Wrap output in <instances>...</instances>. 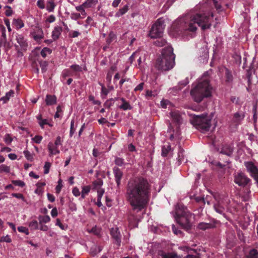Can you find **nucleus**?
<instances>
[{"mask_svg":"<svg viewBox=\"0 0 258 258\" xmlns=\"http://www.w3.org/2000/svg\"><path fill=\"white\" fill-rule=\"evenodd\" d=\"M163 258H181L176 253H170L163 255Z\"/></svg>","mask_w":258,"mask_h":258,"instance_id":"nucleus-45","label":"nucleus"},{"mask_svg":"<svg viewBox=\"0 0 258 258\" xmlns=\"http://www.w3.org/2000/svg\"><path fill=\"white\" fill-rule=\"evenodd\" d=\"M4 141L7 144H10L13 141V139L9 134H6L4 138Z\"/></svg>","mask_w":258,"mask_h":258,"instance_id":"nucleus-55","label":"nucleus"},{"mask_svg":"<svg viewBox=\"0 0 258 258\" xmlns=\"http://www.w3.org/2000/svg\"><path fill=\"white\" fill-rule=\"evenodd\" d=\"M72 192L73 195L76 197H78L80 195L79 189L77 187H75L73 189Z\"/></svg>","mask_w":258,"mask_h":258,"instance_id":"nucleus-64","label":"nucleus"},{"mask_svg":"<svg viewBox=\"0 0 258 258\" xmlns=\"http://www.w3.org/2000/svg\"><path fill=\"white\" fill-rule=\"evenodd\" d=\"M62 31V28L59 26H56L54 27L52 32V37L53 40H57Z\"/></svg>","mask_w":258,"mask_h":258,"instance_id":"nucleus-18","label":"nucleus"},{"mask_svg":"<svg viewBox=\"0 0 258 258\" xmlns=\"http://www.w3.org/2000/svg\"><path fill=\"white\" fill-rule=\"evenodd\" d=\"M190 122L196 128L204 132L209 130L211 125V118L206 115H194L190 119Z\"/></svg>","mask_w":258,"mask_h":258,"instance_id":"nucleus-6","label":"nucleus"},{"mask_svg":"<svg viewBox=\"0 0 258 258\" xmlns=\"http://www.w3.org/2000/svg\"><path fill=\"white\" fill-rule=\"evenodd\" d=\"M0 30L2 32V36H1V38H7V37H6V28L4 26H1L0 27Z\"/></svg>","mask_w":258,"mask_h":258,"instance_id":"nucleus-63","label":"nucleus"},{"mask_svg":"<svg viewBox=\"0 0 258 258\" xmlns=\"http://www.w3.org/2000/svg\"><path fill=\"white\" fill-rule=\"evenodd\" d=\"M170 116L173 120L178 124L182 123V118L179 112L177 110L171 111L170 113Z\"/></svg>","mask_w":258,"mask_h":258,"instance_id":"nucleus-14","label":"nucleus"},{"mask_svg":"<svg viewBox=\"0 0 258 258\" xmlns=\"http://www.w3.org/2000/svg\"><path fill=\"white\" fill-rule=\"evenodd\" d=\"M37 6L41 9L45 8V4L44 0H38L37 2Z\"/></svg>","mask_w":258,"mask_h":258,"instance_id":"nucleus-58","label":"nucleus"},{"mask_svg":"<svg viewBox=\"0 0 258 258\" xmlns=\"http://www.w3.org/2000/svg\"><path fill=\"white\" fill-rule=\"evenodd\" d=\"M164 19L159 18L152 25L149 35L152 38H160L162 36L165 28Z\"/></svg>","mask_w":258,"mask_h":258,"instance_id":"nucleus-7","label":"nucleus"},{"mask_svg":"<svg viewBox=\"0 0 258 258\" xmlns=\"http://www.w3.org/2000/svg\"><path fill=\"white\" fill-rule=\"evenodd\" d=\"M257 106L256 105H254L253 106V108H252V112H253V121L254 123H256V121H257Z\"/></svg>","mask_w":258,"mask_h":258,"instance_id":"nucleus-48","label":"nucleus"},{"mask_svg":"<svg viewBox=\"0 0 258 258\" xmlns=\"http://www.w3.org/2000/svg\"><path fill=\"white\" fill-rule=\"evenodd\" d=\"M62 187V184H61V180L59 179L58 182V185L56 186L55 188L56 193L59 194L60 192Z\"/></svg>","mask_w":258,"mask_h":258,"instance_id":"nucleus-60","label":"nucleus"},{"mask_svg":"<svg viewBox=\"0 0 258 258\" xmlns=\"http://www.w3.org/2000/svg\"><path fill=\"white\" fill-rule=\"evenodd\" d=\"M70 68L73 71L75 75H76L77 73L82 72V67L78 64H73Z\"/></svg>","mask_w":258,"mask_h":258,"instance_id":"nucleus-33","label":"nucleus"},{"mask_svg":"<svg viewBox=\"0 0 258 258\" xmlns=\"http://www.w3.org/2000/svg\"><path fill=\"white\" fill-rule=\"evenodd\" d=\"M195 200L197 203H202L204 205L206 204V201L203 197H197L195 198Z\"/></svg>","mask_w":258,"mask_h":258,"instance_id":"nucleus-62","label":"nucleus"},{"mask_svg":"<svg viewBox=\"0 0 258 258\" xmlns=\"http://www.w3.org/2000/svg\"><path fill=\"white\" fill-rule=\"evenodd\" d=\"M227 207L226 206L221 204L219 202H217L214 204V208L215 211L220 214H223L225 211V208Z\"/></svg>","mask_w":258,"mask_h":258,"instance_id":"nucleus-21","label":"nucleus"},{"mask_svg":"<svg viewBox=\"0 0 258 258\" xmlns=\"http://www.w3.org/2000/svg\"><path fill=\"white\" fill-rule=\"evenodd\" d=\"M233 152V148L231 145H225L222 147L220 153L228 156H230L232 154Z\"/></svg>","mask_w":258,"mask_h":258,"instance_id":"nucleus-16","label":"nucleus"},{"mask_svg":"<svg viewBox=\"0 0 258 258\" xmlns=\"http://www.w3.org/2000/svg\"><path fill=\"white\" fill-rule=\"evenodd\" d=\"M110 234L113 240V243L118 249L121 245V235L117 227H113L110 229Z\"/></svg>","mask_w":258,"mask_h":258,"instance_id":"nucleus-8","label":"nucleus"},{"mask_svg":"<svg viewBox=\"0 0 258 258\" xmlns=\"http://www.w3.org/2000/svg\"><path fill=\"white\" fill-rule=\"evenodd\" d=\"M33 38L36 41H39L43 38V33L41 29H37V32H33L32 34Z\"/></svg>","mask_w":258,"mask_h":258,"instance_id":"nucleus-22","label":"nucleus"},{"mask_svg":"<svg viewBox=\"0 0 258 258\" xmlns=\"http://www.w3.org/2000/svg\"><path fill=\"white\" fill-rule=\"evenodd\" d=\"M3 46L6 50H8L11 47L10 42L7 41V38H0V47Z\"/></svg>","mask_w":258,"mask_h":258,"instance_id":"nucleus-25","label":"nucleus"},{"mask_svg":"<svg viewBox=\"0 0 258 258\" xmlns=\"http://www.w3.org/2000/svg\"><path fill=\"white\" fill-rule=\"evenodd\" d=\"M74 120H72L71 122V127H70V136L72 137L75 132V128H74Z\"/></svg>","mask_w":258,"mask_h":258,"instance_id":"nucleus-50","label":"nucleus"},{"mask_svg":"<svg viewBox=\"0 0 258 258\" xmlns=\"http://www.w3.org/2000/svg\"><path fill=\"white\" fill-rule=\"evenodd\" d=\"M10 172V167L5 164L0 165V173L6 172L9 173Z\"/></svg>","mask_w":258,"mask_h":258,"instance_id":"nucleus-37","label":"nucleus"},{"mask_svg":"<svg viewBox=\"0 0 258 258\" xmlns=\"http://www.w3.org/2000/svg\"><path fill=\"white\" fill-rule=\"evenodd\" d=\"M103 184V181L101 179H98L93 182V189L97 191L98 188H101V186Z\"/></svg>","mask_w":258,"mask_h":258,"instance_id":"nucleus-29","label":"nucleus"},{"mask_svg":"<svg viewBox=\"0 0 258 258\" xmlns=\"http://www.w3.org/2000/svg\"><path fill=\"white\" fill-rule=\"evenodd\" d=\"M13 24L16 27V28L19 29L24 27V24L22 20L20 19H14Z\"/></svg>","mask_w":258,"mask_h":258,"instance_id":"nucleus-26","label":"nucleus"},{"mask_svg":"<svg viewBox=\"0 0 258 258\" xmlns=\"http://www.w3.org/2000/svg\"><path fill=\"white\" fill-rule=\"evenodd\" d=\"M245 117V114L242 111H239L234 113L232 122L236 125H239L243 120Z\"/></svg>","mask_w":258,"mask_h":258,"instance_id":"nucleus-12","label":"nucleus"},{"mask_svg":"<svg viewBox=\"0 0 258 258\" xmlns=\"http://www.w3.org/2000/svg\"><path fill=\"white\" fill-rule=\"evenodd\" d=\"M208 5L199 4L190 13L184 17L176 20L172 24L171 30L174 35L180 36L185 35L186 31L195 32L199 26L203 30L210 28L211 18L207 13Z\"/></svg>","mask_w":258,"mask_h":258,"instance_id":"nucleus-1","label":"nucleus"},{"mask_svg":"<svg viewBox=\"0 0 258 258\" xmlns=\"http://www.w3.org/2000/svg\"><path fill=\"white\" fill-rule=\"evenodd\" d=\"M128 6L127 5L124 6L122 8L120 9L118 12L115 14V16L119 17L122 16L128 11Z\"/></svg>","mask_w":258,"mask_h":258,"instance_id":"nucleus-31","label":"nucleus"},{"mask_svg":"<svg viewBox=\"0 0 258 258\" xmlns=\"http://www.w3.org/2000/svg\"><path fill=\"white\" fill-rule=\"evenodd\" d=\"M258 252L257 250L253 249L251 250L249 253V258H258Z\"/></svg>","mask_w":258,"mask_h":258,"instance_id":"nucleus-44","label":"nucleus"},{"mask_svg":"<svg viewBox=\"0 0 258 258\" xmlns=\"http://www.w3.org/2000/svg\"><path fill=\"white\" fill-rule=\"evenodd\" d=\"M16 39L20 45L21 49L25 50L27 47L28 44L24 35L22 34H16Z\"/></svg>","mask_w":258,"mask_h":258,"instance_id":"nucleus-13","label":"nucleus"},{"mask_svg":"<svg viewBox=\"0 0 258 258\" xmlns=\"http://www.w3.org/2000/svg\"><path fill=\"white\" fill-rule=\"evenodd\" d=\"M29 226L33 229H38V224L37 221H32L29 223Z\"/></svg>","mask_w":258,"mask_h":258,"instance_id":"nucleus-52","label":"nucleus"},{"mask_svg":"<svg viewBox=\"0 0 258 258\" xmlns=\"http://www.w3.org/2000/svg\"><path fill=\"white\" fill-rule=\"evenodd\" d=\"M170 150L171 147L170 145L164 146L162 147V155L164 157L166 156Z\"/></svg>","mask_w":258,"mask_h":258,"instance_id":"nucleus-36","label":"nucleus"},{"mask_svg":"<svg viewBox=\"0 0 258 258\" xmlns=\"http://www.w3.org/2000/svg\"><path fill=\"white\" fill-rule=\"evenodd\" d=\"M70 76H73V75L71 74V71L69 70H64L62 73V76L64 78Z\"/></svg>","mask_w":258,"mask_h":258,"instance_id":"nucleus-57","label":"nucleus"},{"mask_svg":"<svg viewBox=\"0 0 258 258\" xmlns=\"http://www.w3.org/2000/svg\"><path fill=\"white\" fill-rule=\"evenodd\" d=\"M166 41L163 39H160L155 41V44L159 47H162L166 43Z\"/></svg>","mask_w":258,"mask_h":258,"instance_id":"nucleus-40","label":"nucleus"},{"mask_svg":"<svg viewBox=\"0 0 258 258\" xmlns=\"http://www.w3.org/2000/svg\"><path fill=\"white\" fill-rule=\"evenodd\" d=\"M50 218L49 216L46 215V216H39V221L40 224L41 223H46L50 221Z\"/></svg>","mask_w":258,"mask_h":258,"instance_id":"nucleus-34","label":"nucleus"},{"mask_svg":"<svg viewBox=\"0 0 258 258\" xmlns=\"http://www.w3.org/2000/svg\"><path fill=\"white\" fill-rule=\"evenodd\" d=\"M48 149L51 155H56L59 153V151L57 146H55L52 143L50 142L48 144Z\"/></svg>","mask_w":258,"mask_h":258,"instance_id":"nucleus-19","label":"nucleus"},{"mask_svg":"<svg viewBox=\"0 0 258 258\" xmlns=\"http://www.w3.org/2000/svg\"><path fill=\"white\" fill-rule=\"evenodd\" d=\"M175 55L171 46L163 48L161 55L156 60L155 68L161 72H167L171 70L175 66Z\"/></svg>","mask_w":258,"mask_h":258,"instance_id":"nucleus-4","label":"nucleus"},{"mask_svg":"<svg viewBox=\"0 0 258 258\" xmlns=\"http://www.w3.org/2000/svg\"><path fill=\"white\" fill-rule=\"evenodd\" d=\"M214 227H215V224L210 223L201 222L198 225V228L202 230H206Z\"/></svg>","mask_w":258,"mask_h":258,"instance_id":"nucleus-17","label":"nucleus"},{"mask_svg":"<svg viewBox=\"0 0 258 258\" xmlns=\"http://www.w3.org/2000/svg\"><path fill=\"white\" fill-rule=\"evenodd\" d=\"M12 183L17 186H19L20 187H24L25 185V183L24 181L19 180H13Z\"/></svg>","mask_w":258,"mask_h":258,"instance_id":"nucleus-47","label":"nucleus"},{"mask_svg":"<svg viewBox=\"0 0 258 258\" xmlns=\"http://www.w3.org/2000/svg\"><path fill=\"white\" fill-rule=\"evenodd\" d=\"M213 5L216 8V10L218 12L221 10V6L220 4L218 3V2L216 1V0H213Z\"/></svg>","mask_w":258,"mask_h":258,"instance_id":"nucleus-59","label":"nucleus"},{"mask_svg":"<svg viewBox=\"0 0 258 258\" xmlns=\"http://www.w3.org/2000/svg\"><path fill=\"white\" fill-rule=\"evenodd\" d=\"M40 66L41 69V71L43 73H44L47 70V68L48 66V63L46 61L40 60L39 61Z\"/></svg>","mask_w":258,"mask_h":258,"instance_id":"nucleus-35","label":"nucleus"},{"mask_svg":"<svg viewBox=\"0 0 258 258\" xmlns=\"http://www.w3.org/2000/svg\"><path fill=\"white\" fill-rule=\"evenodd\" d=\"M193 214L182 204H178L175 207V218L177 222L184 229L188 230L191 227Z\"/></svg>","mask_w":258,"mask_h":258,"instance_id":"nucleus-5","label":"nucleus"},{"mask_svg":"<svg viewBox=\"0 0 258 258\" xmlns=\"http://www.w3.org/2000/svg\"><path fill=\"white\" fill-rule=\"evenodd\" d=\"M88 232L92 233L95 235H99L100 233V229L96 226L93 227L91 230H88Z\"/></svg>","mask_w":258,"mask_h":258,"instance_id":"nucleus-39","label":"nucleus"},{"mask_svg":"<svg viewBox=\"0 0 258 258\" xmlns=\"http://www.w3.org/2000/svg\"><path fill=\"white\" fill-rule=\"evenodd\" d=\"M115 164L119 166H121L124 163V160L123 158L116 157L114 160Z\"/></svg>","mask_w":258,"mask_h":258,"instance_id":"nucleus-42","label":"nucleus"},{"mask_svg":"<svg viewBox=\"0 0 258 258\" xmlns=\"http://www.w3.org/2000/svg\"><path fill=\"white\" fill-rule=\"evenodd\" d=\"M91 189V187L90 186H84L82 188L81 191V199H83L85 198V196L87 195Z\"/></svg>","mask_w":258,"mask_h":258,"instance_id":"nucleus-30","label":"nucleus"},{"mask_svg":"<svg viewBox=\"0 0 258 258\" xmlns=\"http://www.w3.org/2000/svg\"><path fill=\"white\" fill-rule=\"evenodd\" d=\"M215 200L217 202L227 207L230 204V200L228 198L227 194H215L214 195Z\"/></svg>","mask_w":258,"mask_h":258,"instance_id":"nucleus-11","label":"nucleus"},{"mask_svg":"<svg viewBox=\"0 0 258 258\" xmlns=\"http://www.w3.org/2000/svg\"><path fill=\"white\" fill-rule=\"evenodd\" d=\"M32 141L37 143L39 144L41 143L42 140V137L41 136L37 135L32 139Z\"/></svg>","mask_w":258,"mask_h":258,"instance_id":"nucleus-51","label":"nucleus"},{"mask_svg":"<svg viewBox=\"0 0 258 258\" xmlns=\"http://www.w3.org/2000/svg\"><path fill=\"white\" fill-rule=\"evenodd\" d=\"M252 72H253V67H252V64H251L250 66L249 67V69L247 70L246 74V77L248 80V83H250V81L251 80V75H252Z\"/></svg>","mask_w":258,"mask_h":258,"instance_id":"nucleus-32","label":"nucleus"},{"mask_svg":"<svg viewBox=\"0 0 258 258\" xmlns=\"http://www.w3.org/2000/svg\"><path fill=\"white\" fill-rule=\"evenodd\" d=\"M151 192V184L143 177L130 179L127 183L125 197L133 210L141 211L148 204Z\"/></svg>","mask_w":258,"mask_h":258,"instance_id":"nucleus-2","label":"nucleus"},{"mask_svg":"<svg viewBox=\"0 0 258 258\" xmlns=\"http://www.w3.org/2000/svg\"><path fill=\"white\" fill-rule=\"evenodd\" d=\"M81 17V14L80 13H72L71 15V18L72 19L77 20Z\"/></svg>","mask_w":258,"mask_h":258,"instance_id":"nucleus-61","label":"nucleus"},{"mask_svg":"<svg viewBox=\"0 0 258 258\" xmlns=\"http://www.w3.org/2000/svg\"><path fill=\"white\" fill-rule=\"evenodd\" d=\"M24 155L26 159L29 161H32L33 159V155L28 151H25L24 152Z\"/></svg>","mask_w":258,"mask_h":258,"instance_id":"nucleus-46","label":"nucleus"},{"mask_svg":"<svg viewBox=\"0 0 258 258\" xmlns=\"http://www.w3.org/2000/svg\"><path fill=\"white\" fill-rule=\"evenodd\" d=\"M15 92L13 90H11L9 92L6 93L5 96L2 97L0 100L3 101L4 103H6L10 100L11 97L14 96Z\"/></svg>","mask_w":258,"mask_h":258,"instance_id":"nucleus-23","label":"nucleus"},{"mask_svg":"<svg viewBox=\"0 0 258 258\" xmlns=\"http://www.w3.org/2000/svg\"><path fill=\"white\" fill-rule=\"evenodd\" d=\"M119 108L123 110H131L132 109V107L129 104L128 102H124L119 106Z\"/></svg>","mask_w":258,"mask_h":258,"instance_id":"nucleus-38","label":"nucleus"},{"mask_svg":"<svg viewBox=\"0 0 258 258\" xmlns=\"http://www.w3.org/2000/svg\"><path fill=\"white\" fill-rule=\"evenodd\" d=\"M234 182L239 186H245L250 182V179L243 173L239 172L235 175Z\"/></svg>","mask_w":258,"mask_h":258,"instance_id":"nucleus-10","label":"nucleus"},{"mask_svg":"<svg viewBox=\"0 0 258 258\" xmlns=\"http://www.w3.org/2000/svg\"><path fill=\"white\" fill-rule=\"evenodd\" d=\"M0 241H1V242H6L8 243H10L11 242V239L10 236L7 235L5 236L2 237L1 238Z\"/></svg>","mask_w":258,"mask_h":258,"instance_id":"nucleus-56","label":"nucleus"},{"mask_svg":"<svg viewBox=\"0 0 258 258\" xmlns=\"http://www.w3.org/2000/svg\"><path fill=\"white\" fill-rule=\"evenodd\" d=\"M18 230L19 232L24 233L26 235H28L29 234L28 229L25 227L20 226L18 228Z\"/></svg>","mask_w":258,"mask_h":258,"instance_id":"nucleus-49","label":"nucleus"},{"mask_svg":"<svg viewBox=\"0 0 258 258\" xmlns=\"http://www.w3.org/2000/svg\"><path fill=\"white\" fill-rule=\"evenodd\" d=\"M55 5L54 3L53 0H49L47 2L46 10L49 12H52L53 11Z\"/></svg>","mask_w":258,"mask_h":258,"instance_id":"nucleus-28","label":"nucleus"},{"mask_svg":"<svg viewBox=\"0 0 258 258\" xmlns=\"http://www.w3.org/2000/svg\"><path fill=\"white\" fill-rule=\"evenodd\" d=\"M104 192V190L102 188H98L97 189V202L96 203V205L98 207H100L102 206V204L101 202V200L102 197Z\"/></svg>","mask_w":258,"mask_h":258,"instance_id":"nucleus-24","label":"nucleus"},{"mask_svg":"<svg viewBox=\"0 0 258 258\" xmlns=\"http://www.w3.org/2000/svg\"><path fill=\"white\" fill-rule=\"evenodd\" d=\"M47 105H52L56 103V97L55 95H47L45 99Z\"/></svg>","mask_w":258,"mask_h":258,"instance_id":"nucleus-20","label":"nucleus"},{"mask_svg":"<svg viewBox=\"0 0 258 258\" xmlns=\"http://www.w3.org/2000/svg\"><path fill=\"white\" fill-rule=\"evenodd\" d=\"M212 87L207 77H203L194 83L190 91L192 99L197 103L202 102L204 98L209 97L212 94Z\"/></svg>","mask_w":258,"mask_h":258,"instance_id":"nucleus-3","label":"nucleus"},{"mask_svg":"<svg viewBox=\"0 0 258 258\" xmlns=\"http://www.w3.org/2000/svg\"><path fill=\"white\" fill-rule=\"evenodd\" d=\"M62 112V107L60 105H59L56 107V112H55V114L54 115V118H56L61 117Z\"/></svg>","mask_w":258,"mask_h":258,"instance_id":"nucleus-41","label":"nucleus"},{"mask_svg":"<svg viewBox=\"0 0 258 258\" xmlns=\"http://www.w3.org/2000/svg\"><path fill=\"white\" fill-rule=\"evenodd\" d=\"M225 70V78L226 82L227 83H231L233 81V76L231 72L227 68Z\"/></svg>","mask_w":258,"mask_h":258,"instance_id":"nucleus-27","label":"nucleus"},{"mask_svg":"<svg viewBox=\"0 0 258 258\" xmlns=\"http://www.w3.org/2000/svg\"><path fill=\"white\" fill-rule=\"evenodd\" d=\"M51 52V50L50 49L47 48V47H44L41 51L40 53L41 56L45 58L47 53H50Z\"/></svg>","mask_w":258,"mask_h":258,"instance_id":"nucleus-43","label":"nucleus"},{"mask_svg":"<svg viewBox=\"0 0 258 258\" xmlns=\"http://www.w3.org/2000/svg\"><path fill=\"white\" fill-rule=\"evenodd\" d=\"M113 171L117 185L119 186L120 184L121 179L122 177V172L118 167H114L113 168Z\"/></svg>","mask_w":258,"mask_h":258,"instance_id":"nucleus-15","label":"nucleus"},{"mask_svg":"<svg viewBox=\"0 0 258 258\" xmlns=\"http://www.w3.org/2000/svg\"><path fill=\"white\" fill-rule=\"evenodd\" d=\"M244 165L250 176L253 178L258 184V168L250 161L245 162Z\"/></svg>","mask_w":258,"mask_h":258,"instance_id":"nucleus-9","label":"nucleus"},{"mask_svg":"<svg viewBox=\"0 0 258 258\" xmlns=\"http://www.w3.org/2000/svg\"><path fill=\"white\" fill-rule=\"evenodd\" d=\"M12 196L13 197H15V198H17V199H21V200H22L24 202L26 201L24 196L22 194L13 193V194H12Z\"/></svg>","mask_w":258,"mask_h":258,"instance_id":"nucleus-54","label":"nucleus"},{"mask_svg":"<svg viewBox=\"0 0 258 258\" xmlns=\"http://www.w3.org/2000/svg\"><path fill=\"white\" fill-rule=\"evenodd\" d=\"M51 164L49 162H46L45 163L44 166V174H47L49 173V169L50 167Z\"/></svg>","mask_w":258,"mask_h":258,"instance_id":"nucleus-53","label":"nucleus"}]
</instances>
